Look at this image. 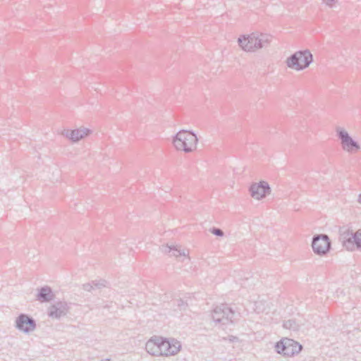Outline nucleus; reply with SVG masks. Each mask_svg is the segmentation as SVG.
<instances>
[{
    "instance_id": "20e7f679",
    "label": "nucleus",
    "mask_w": 361,
    "mask_h": 361,
    "mask_svg": "<svg viewBox=\"0 0 361 361\" xmlns=\"http://www.w3.org/2000/svg\"><path fill=\"white\" fill-rule=\"evenodd\" d=\"M302 348L297 341L293 339L283 338L280 341L277 342L275 345L276 351L279 354H283L284 356H293L299 353Z\"/></svg>"
},
{
    "instance_id": "7ed1b4c3",
    "label": "nucleus",
    "mask_w": 361,
    "mask_h": 361,
    "mask_svg": "<svg viewBox=\"0 0 361 361\" xmlns=\"http://www.w3.org/2000/svg\"><path fill=\"white\" fill-rule=\"evenodd\" d=\"M313 61V56L306 49L295 52L287 58L286 66L293 70L300 71L307 68Z\"/></svg>"
},
{
    "instance_id": "39448f33",
    "label": "nucleus",
    "mask_w": 361,
    "mask_h": 361,
    "mask_svg": "<svg viewBox=\"0 0 361 361\" xmlns=\"http://www.w3.org/2000/svg\"><path fill=\"white\" fill-rule=\"evenodd\" d=\"M336 135L341 141L342 149L350 154H353L360 149L357 142L354 140L349 133L343 128L337 127Z\"/></svg>"
},
{
    "instance_id": "2eb2a0df",
    "label": "nucleus",
    "mask_w": 361,
    "mask_h": 361,
    "mask_svg": "<svg viewBox=\"0 0 361 361\" xmlns=\"http://www.w3.org/2000/svg\"><path fill=\"white\" fill-rule=\"evenodd\" d=\"M160 249L162 252L165 254H171V255L174 256L176 257H178L179 256L186 257L188 255V250H180L177 245H162Z\"/></svg>"
},
{
    "instance_id": "a211bd4d",
    "label": "nucleus",
    "mask_w": 361,
    "mask_h": 361,
    "mask_svg": "<svg viewBox=\"0 0 361 361\" xmlns=\"http://www.w3.org/2000/svg\"><path fill=\"white\" fill-rule=\"evenodd\" d=\"M355 247L361 250V229L355 232Z\"/></svg>"
},
{
    "instance_id": "393cba45",
    "label": "nucleus",
    "mask_w": 361,
    "mask_h": 361,
    "mask_svg": "<svg viewBox=\"0 0 361 361\" xmlns=\"http://www.w3.org/2000/svg\"><path fill=\"white\" fill-rule=\"evenodd\" d=\"M104 308H109V306L108 305H104Z\"/></svg>"
},
{
    "instance_id": "6e6552de",
    "label": "nucleus",
    "mask_w": 361,
    "mask_h": 361,
    "mask_svg": "<svg viewBox=\"0 0 361 361\" xmlns=\"http://www.w3.org/2000/svg\"><path fill=\"white\" fill-rule=\"evenodd\" d=\"M312 247L317 255H324L330 249L329 238L326 234L316 235L313 237Z\"/></svg>"
},
{
    "instance_id": "f8f14e48",
    "label": "nucleus",
    "mask_w": 361,
    "mask_h": 361,
    "mask_svg": "<svg viewBox=\"0 0 361 361\" xmlns=\"http://www.w3.org/2000/svg\"><path fill=\"white\" fill-rule=\"evenodd\" d=\"M68 312V305L65 302H58L51 305L48 310V315L53 318L59 319Z\"/></svg>"
},
{
    "instance_id": "1a4fd4ad",
    "label": "nucleus",
    "mask_w": 361,
    "mask_h": 361,
    "mask_svg": "<svg viewBox=\"0 0 361 361\" xmlns=\"http://www.w3.org/2000/svg\"><path fill=\"white\" fill-rule=\"evenodd\" d=\"M16 327L24 333L29 334L36 329L35 320L25 314H20L16 319Z\"/></svg>"
},
{
    "instance_id": "dca6fc26",
    "label": "nucleus",
    "mask_w": 361,
    "mask_h": 361,
    "mask_svg": "<svg viewBox=\"0 0 361 361\" xmlns=\"http://www.w3.org/2000/svg\"><path fill=\"white\" fill-rule=\"evenodd\" d=\"M54 298V293L51 288L47 286L39 289L37 299L41 302H49Z\"/></svg>"
},
{
    "instance_id": "5701e85b",
    "label": "nucleus",
    "mask_w": 361,
    "mask_h": 361,
    "mask_svg": "<svg viewBox=\"0 0 361 361\" xmlns=\"http://www.w3.org/2000/svg\"><path fill=\"white\" fill-rule=\"evenodd\" d=\"M177 305L178 307H180V310L184 309L185 307V304L184 301L182 300H178Z\"/></svg>"
},
{
    "instance_id": "f257e3e1",
    "label": "nucleus",
    "mask_w": 361,
    "mask_h": 361,
    "mask_svg": "<svg viewBox=\"0 0 361 361\" xmlns=\"http://www.w3.org/2000/svg\"><path fill=\"white\" fill-rule=\"evenodd\" d=\"M269 36L262 33H252L238 37V43L245 51L254 52L269 44Z\"/></svg>"
},
{
    "instance_id": "4468645a",
    "label": "nucleus",
    "mask_w": 361,
    "mask_h": 361,
    "mask_svg": "<svg viewBox=\"0 0 361 361\" xmlns=\"http://www.w3.org/2000/svg\"><path fill=\"white\" fill-rule=\"evenodd\" d=\"M158 337L154 336L150 338L145 345L146 350L148 353L154 356H161L160 342L157 341Z\"/></svg>"
},
{
    "instance_id": "b1692460",
    "label": "nucleus",
    "mask_w": 361,
    "mask_h": 361,
    "mask_svg": "<svg viewBox=\"0 0 361 361\" xmlns=\"http://www.w3.org/2000/svg\"><path fill=\"white\" fill-rule=\"evenodd\" d=\"M357 201L361 204V194L359 195Z\"/></svg>"
},
{
    "instance_id": "4be33fe9",
    "label": "nucleus",
    "mask_w": 361,
    "mask_h": 361,
    "mask_svg": "<svg viewBox=\"0 0 361 361\" xmlns=\"http://www.w3.org/2000/svg\"><path fill=\"white\" fill-rule=\"evenodd\" d=\"M83 289L86 291H91L92 289H94L93 283H87L83 284Z\"/></svg>"
},
{
    "instance_id": "423d86ee",
    "label": "nucleus",
    "mask_w": 361,
    "mask_h": 361,
    "mask_svg": "<svg viewBox=\"0 0 361 361\" xmlns=\"http://www.w3.org/2000/svg\"><path fill=\"white\" fill-rule=\"evenodd\" d=\"M235 312L225 304L216 306L212 311V317L216 323L222 325L233 323Z\"/></svg>"
},
{
    "instance_id": "f03ea898",
    "label": "nucleus",
    "mask_w": 361,
    "mask_h": 361,
    "mask_svg": "<svg viewBox=\"0 0 361 361\" xmlns=\"http://www.w3.org/2000/svg\"><path fill=\"white\" fill-rule=\"evenodd\" d=\"M198 138L192 130H180L173 138V144L178 150L186 153L191 152L197 148Z\"/></svg>"
},
{
    "instance_id": "0eeeda50",
    "label": "nucleus",
    "mask_w": 361,
    "mask_h": 361,
    "mask_svg": "<svg viewBox=\"0 0 361 361\" xmlns=\"http://www.w3.org/2000/svg\"><path fill=\"white\" fill-rule=\"evenodd\" d=\"M157 341L160 342V350L161 355L169 356L177 354L181 348L180 342L174 338L166 339L162 337L157 338Z\"/></svg>"
},
{
    "instance_id": "6ab92c4d",
    "label": "nucleus",
    "mask_w": 361,
    "mask_h": 361,
    "mask_svg": "<svg viewBox=\"0 0 361 361\" xmlns=\"http://www.w3.org/2000/svg\"><path fill=\"white\" fill-rule=\"evenodd\" d=\"M339 0H322L324 4L330 8H334L337 6Z\"/></svg>"
},
{
    "instance_id": "ddd939ff",
    "label": "nucleus",
    "mask_w": 361,
    "mask_h": 361,
    "mask_svg": "<svg viewBox=\"0 0 361 361\" xmlns=\"http://www.w3.org/2000/svg\"><path fill=\"white\" fill-rule=\"evenodd\" d=\"M339 239L347 250H353L355 249V233L349 230L341 231Z\"/></svg>"
},
{
    "instance_id": "9b49d317",
    "label": "nucleus",
    "mask_w": 361,
    "mask_h": 361,
    "mask_svg": "<svg viewBox=\"0 0 361 361\" xmlns=\"http://www.w3.org/2000/svg\"><path fill=\"white\" fill-rule=\"evenodd\" d=\"M250 191L253 198L259 200L264 198L267 195L270 194L271 188L267 182L262 180L259 183H252L250 186Z\"/></svg>"
},
{
    "instance_id": "f3484780",
    "label": "nucleus",
    "mask_w": 361,
    "mask_h": 361,
    "mask_svg": "<svg viewBox=\"0 0 361 361\" xmlns=\"http://www.w3.org/2000/svg\"><path fill=\"white\" fill-rule=\"evenodd\" d=\"M283 327L287 329H290L294 331H296L299 329L300 325L296 323L294 319H289L285 321L283 323Z\"/></svg>"
},
{
    "instance_id": "9d476101",
    "label": "nucleus",
    "mask_w": 361,
    "mask_h": 361,
    "mask_svg": "<svg viewBox=\"0 0 361 361\" xmlns=\"http://www.w3.org/2000/svg\"><path fill=\"white\" fill-rule=\"evenodd\" d=\"M92 133L89 128L81 126L74 130L64 129L61 135L71 140L73 142H78Z\"/></svg>"
},
{
    "instance_id": "aec40b11",
    "label": "nucleus",
    "mask_w": 361,
    "mask_h": 361,
    "mask_svg": "<svg viewBox=\"0 0 361 361\" xmlns=\"http://www.w3.org/2000/svg\"><path fill=\"white\" fill-rule=\"evenodd\" d=\"M209 231L212 234H214L216 236H219V237H222L224 235V233L221 229L216 228V227H213V228H210Z\"/></svg>"
},
{
    "instance_id": "412c9836",
    "label": "nucleus",
    "mask_w": 361,
    "mask_h": 361,
    "mask_svg": "<svg viewBox=\"0 0 361 361\" xmlns=\"http://www.w3.org/2000/svg\"><path fill=\"white\" fill-rule=\"evenodd\" d=\"M94 288H102V287H105L104 281H92Z\"/></svg>"
}]
</instances>
